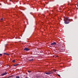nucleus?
<instances>
[{
    "label": "nucleus",
    "instance_id": "obj_1",
    "mask_svg": "<svg viewBox=\"0 0 78 78\" xmlns=\"http://www.w3.org/2000/svg\"><path fill=\"white\" fill-rule=\"evenodd\" d=\"M64 21H65V23H66V24H67V23H69V17H65V19L64 20Z\"/></svg>",
    "mask_w": 78,
    "mask_h": 78
},
{
    "label": "nucleus",
    "instance_id": "obj_2",
    "mask_svg": "<svg viewBox=\"0 0 78 78\" xmlns=\"http://www.w3.org/2000/svg\"><path fill=\"white\" fill-rule=\"evenodd\" d=\"M56 43L55 42H54L51 44V45H52V46H53V45H56Z\"/></svg>",
    "mask_w": 78,
    "mask_h": 78
},
{
    "label": "nucleus",
    "instance_id": "obj_3",
    "mask_svg": "<svg viewBox=\"0 0 78 78\" xmlns=\"http://www.w3.org/2000/svg\"><path fill=\"white\" fill-rule=\"evenodd\" d=\"M7 75V73H6V72H5L4 73H2L1 74V75L2 76H4L5 75Z\"/></svg>",
    "mask_w": 78,
    "mask_h": 78
},
{
    "label": "nucleus",
    "instance_id": "obj_4",
    "mask_svg": "<svg viewBox=\"0 0 78 78\" xmlns=\"http://www.w3.org/2000/svg\"><path fill=\"white\" fill-rule=\"evenodd\" d=\"M24 50L25 51H28V50H30V49L29 48H25L24 49Z\"/></svg>",
    "mask_w": 78,
    "mask_h": 78
},
{
    "label": "nucleus",
    "instance_id": "obj_5",
    "mask_svg": "<svg viewBox=\"0 0 78 78\" xmlns=\"http://www.w3.org/2000/svg\"><path fill=\"white\" fill-rule=\"evenodd\" d=\"M44 73L47 74V75H49V74H51V73L50 72L45 73Z\"/></svg>",
    "mask_w": 78,
    "mask_h": 78
},
{
    "label": "nucleus",
    "instance_id": "obj_6",
    "mask_svg": "<svg viewBox=\"0 0 78 78\" xmlns=\"http://www.w3.org/2000/svg\"><path fill=\"white\" fill-rule=\"evenodd\" d=\"M33 59H28V61H33Z\"/></svg>",
    "mask_w": 78,
    "mask_h": 78
},
{
    "label": "nucleus",
    "instance_id": "obj_7",
    "mask_svg": "<svg viewBox=\"0 0 78 78\" xmlns=\"http://www.w3.org/2000/svg\"><path fill=\"white\" fill-rule=\"evenodd\" d=\"M16 78H20V77H19V76H16Z\"/></svg>",
    "mask_w": 78,
    "mask_h": 78
},
{
    "label": "nucleus",
    "instance_id": "obj_8",
    "mask_svg": "<svg viewBox=\"0 0 78 78\" xmlns=\"http://www.w3.org/2000/svg\"><path fill=\"white\" fill-rule=\"evenodd\" d=\"M18 65H19V64H17L15 65H14V66H18Z\"/></svg>",
    "mask_w": 78,
    "mask_h": 78
},
{
    "label": "nucleus",
    "instance_id": "obj_9",
    "mask_svg": "<svg viewBox=\"0 0 78 78\" xmlns=\"http://www.w3.org/2000/svg\"><path fill=\"white\" fill-rule=\"evenodd\" d=\"M12 62H15V60H12Z\"/></svg>",
    "mask_w": 78,
    "mask_h": 78
},
{
    "label": "nucleus",
    "instance_id": "obj_10",
    "mask_svg": "<svg viewBox=\"0 0 78 78\" xmlns=\"http://www.w3.org/2000/svg\"><path fill=\"white\" fill-rule=\"evenodd\" d=\"M2 56V54H0V56Z\"/></svg>",
    "mask_w": 78,
    "mask_h": 78
},
{
    "label": "nucleus",
    "instance_id": "obj_11",
    "mask_svg": "<svg viewBox=\"0 0 78 78\" xmlns=\"http://www.w3.org/2000/svg\"><path fill=\"white\" fill-rule=\"evenodd\" d=\"M58 76H60V77L61 76L60 75L58 74Z\"/></svg>",
    "mask_w": 78,
    "mask_h": 78
},
{
    "label": "nucleus",
    "instance_id": "obj_12",
    "mask_svg": "<svg viewBox=\"0 0 78 78\" xmlns=\"http://www.w3.org/2000/svg\"><path fill=\"white\" fill-rule=\"evenodd\" d=\"M54 72H56V70H54Z\"/></svg>",
    "mask_w": 78,
    "mask_h": 78
},
{
    "label": "nucleus",
    "instance_id": "obj_13",
    "mask_svg": "<svg viewBox=\"0 0 78 78\" xmlns=\"http://www.w3.org/2000/svg\"><path fill=\"white\" fill-rule=\"evenodd\" d=\"M6 55H8V56L9 55V54H7Z\"/></svg>",
    "mask_w": 78,
    "mask_h": 78
},
{
    "label": "nucleus",
    "instance_id": "obj_14",
    "mask_svg": "<svg viewBox=\"0 0 78 78\" xmlns=\"http://www.w3.org/2000/svg\"><path fill=\"white\" fill-rule=\"evenodd\" d=\"M4 54H5V55H6L7 54L6 53H4Z\"/></svg>",
    "mask_w": 78,
    "mask_h": 78
},
{
    "label": "nucleus",
    "instance_id": "obj_15",
    "mask_svg": "<svg viewBox=\"0 0 78 78\" xmlns=\"http://www.w3.org/2000/svg\"><path fill=\"white\" fill-rule=\"evenodd\" d=\"M1 20H3V18L1 19Z\"/></svg>",
    "mask_w": 78,
    "mask_h": 78
},
{
    "label": "nucleus",
    "instance_id": "obj_16",
    "mask_svg": "<svg viewBox=\"0 0 78 78\" xmlns=\"http://www.w3.org/2000/svg\"><path fill=\"white\" fill-rule=\"evenodd\" d=\"M28 72L30 73V71H28Z\"/></svg>",
    "mask_w": 78,
    "mask_h": 78
},
{
    "label": "nucleus",
    "instance_id": "obj_17",
    "mask_svg": "<svg viewBox=\"0 0 78 78\" xmlns=\"http://www.w3.org/2000/svg\"><path fill=\"white\" fill-rule=\"evenodd\" d=\"M54 57H55V56H54Z\"/></svg>",
    "mask_w": 78,
    "mask_h": 78
},
{
    "label": "nucleus",
    "instance_id": "obj_18",
    "mask_svg": "<svg viewBox=\"0 0 78 78\" xmlns=\"http://www.w3.org/2000/svg\"><path fill=\"white\" fill-rule=\"evenodd\" d=\"M77 6H78V5H77Z\"/></svg>",
    "mask_w": 78,
    "mask_h": 78
},
{
    "label": "nucleus",
    "instance_id": "obj_19",
    "mask_svg": "<svg viewBox=\"0 0 78 78\" xmlns=\"http://www.w3.org/2000/svg\"><path fill=\"white\" fill-rule=\"evenodd\" d=\"M11 0H10V1H11Z\"/></svg>",
    "mask_w": 78,
    "mask_h": 78
}]
</instances>
